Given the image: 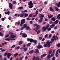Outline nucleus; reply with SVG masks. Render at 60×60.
Segmentation results:
<instances>
[{"label": "nucleus", "instance_id": "nucleus-1", "mask_svg": "<svg viewBox=\"0 0 60 60\" xmlns=\"http://www.w3.org/2000/svg\"><path fill=\"white\" fill-rule=\"evenodd\" d=\"M54 41V39H52L51 40V41L50 42H46V44H45L44 45V47H46L47 46L49 48L50 47V43H52Z\"/></svg>", "mask_w": 60, "mask_h": 60}, {"label": "nucleus", "instance_id": "nucleus-2", "mask_svg": "<svg viewBox=\"0 0 60 60\" xmlns=\"http://www.w3.org/2000/svg\"><path fill=\"white\" fill-rule=\"evenodd\" d=\"M49 24H48L46 27L44 26L43 27L42 29L43 31H46L47 29H48V27H49Z\"/></svg>", "mask_w": 60, "mask_h": 60}, {"label": "nucleus", "instance_id": "nucleus-3", "mask_svg": "<svg viewBox=\"0 0 60 60\" xmlns=\"http://www.w3.org/2000/svg\"><path fill=\"white\" fill-rule=\"evenodd\" d=\"M33 60H40V58L39 56H37L35 57V56H34L32 58Z\"/></svg>", "mask_w": 60, "mask_h": 60}, {"label": "nucleus", "instance_id": "nucleus-4", "mask_svg": "<svg viewBox=\"0 0 60 60\" xmlns=\"http://www.w3.org/2000/svg\"><path fill=\"white\" fill-rule=\"evenodd\" d=\"M7 57L8 58H10V56H11V53H8L7 54V53H5L4 55V56H6V55H7Z\"/></svg>", "mask_w": 60, "mask_h": 60}, {"label": "nucleus", "instance_id": "nucleus-5", "mask_svg": "<svg viewBox=\"0 0 60 60\" xmlns=\"http://www.w3.org/2000/svg\"><path fill=\"white\" fill-rule=\"evenodd\" d=\"M42 15V14H41L39 15L40 17L41 20H43V18L44 16V15Z\"/></svg>", "mask_w": 60, "mask_h": 60}, {"label": "nucleus", "instance_id": "nucleus-6", "mask_svg": "<svg viewBox=\"0 0 60 60\" xmlns=\"http://www.w3.org/2000/svg\"><path fill=\"white\" fill-rule=\"evenodd\" d=\"M39 26L40 25H38L37 26L36 30V29L35 28H34V30L36 32H37V30H38V29H39V28H40V27Z\"/></svg>", "mask_w": 60, "mask_h": 60}, {"label": "nucleus", "instance_id": "nucleus-7", "mask_svg": "<svg viewBox=\"0 0 60 60\" xmlns=\"http://www.w3.org/2000/svg\"><path fill=\"white\" fill-rule=\"evenodd\" d=\"M12 6H13V5L10 3L9 4V6L10 9H12Z\"/></svg>", "mask_w": 60, "mask_h": 60}, {"label": "nucleus", "instance_id": "nucleus-8", "mask_svg": "<svg viewBox=\"0 0 60 60\" xmlns=\"http://www.w3.org/2000/svg\"><path fill=\"white\" fill-rule=\"evenodd\" d=\"M25 22H26L25 19H23L21 21V24H24Z\"/></svg>", "mask_w": 60, "mask_h": 60}, {"label": "nucleus", "instance_id": "nucleus-9", "mask_svg": "<svg viewBox=\"0 0 60 60\" xmlns=\"http://www.w3.org/2000/svg\"><path fill=\"white\" fill-rule=\"evenodd\" d=\"M10 38L11 39V38H15L16 37V36L15 35H11L10 36Z\"/></svg>", "mask_w": 60, "mask_h": 60}, {"label": "nucleus", "instance_id": "nucleus-10", "mask_svg": "<svg viewBox=\"0 0 60 60\" xmlns=\"http://www.w3.org/2000/svg\"><path fill=\"white\" fill-rule=\"evenodd\" d=\"M52 38L53 39H54L55 40L57 39L58 38V37H57L56 36H53Z\"/></svg>", "mask_w": 60, "mask_h": 60}, {"label": "nucleus", "instance_id": "nucleus-11", "mask_svg": "<svg viewBox=\"0 0 60 60\" xmlns=\"http://www.w3.org/2000/svg\"><path fill=\"white\" fill-rule=\"evenodd\" d=\"M28 5H33V2L32 1H30V2H29L28 3Z\"/></svg>", "mask_w": 60, "mask_h": 60}, {"label": "nucleus", "instance_id": "nucleus-12", "mask_svg": "<svg viewBox=\"0 0 60 60\" xmlns=\"http://www.w3.org/2000/svg\"><path fill=\"white\" fill-rule=\"evenodd\" d=\"M50 57H51V55L50 54H49L47 56V58L48 59H49V60H50Z\"/></svg>", "mask_w": 60, "mask_h": 60}, {"label": "nucleus", "instance_id": "nucleus-13", "mask_svg": "<svg viewBox=\"0 0 60 60\" xmlns=\"http://www.w3.org/2000/svg\"><path fill=\"white\" fill-rule=\"evenodd\" d=\"M56 4L57 5V6L58 7H60V2H59L57 3H56Z\"/></svg>", "mask_w": 60, "mask_h": 60}, {"label": "nucleus", "instance_id": "nucleus-14", "mask_svg": "<svg viewBox=\"0 0 60 60\" xmlns=\"http://www.w3.org/2000/svg\"><path fill=\"white\" fill-rule=\"evenodd\" d=\"M22 37L24 38L26 37H27V35L26 34H24L22 35Z\"/></svg>", "mask_w": 60, "mask_h": 60}, {"label": "nucleus", "instance_id": "nucleus-15", "mask_svg": "<svg viewBox=\"0 0 60 60\" xmlns=\"http://www.w3.org/2000/svg\"><path fill=\"white\" fill-rule=\"evenodd\" d=\"M55 26V24H53L52 25H51L50 27L52 28H54V26Z\"/></svg>", "mask_w": 60, "mask_h": 60}, {"label": "nucleus", "instance_id": "nucleus-16", "mask_svg": "<svg viewBox=\"0 0 60 60\" xmlns=\"http://www.w3.org/2000/svg\"><path fill=\"white\" fill-rule=\"evenodd\" d=\"M33 42H34L35 44L36 45L37 44V41L36 40H34Z\"/></svg>", "mask_w": 60, "mask_h": 60}, {"label": "nucleus", "instance_id": "nucleus-17", "mask_svg": "<svg viewBox=\"0 0 60 60\" xmlns=\"http://www.w3.org/2000/svg\"><path fill=\"white\" fill-rule=\"evenodd\" d=\"M48 17H49V19H51L52 17H53V15H49Z\"/></svg>", "mask_w": 60, "mask_h": 60}, {"label": "nucleus", "instance_id": "nucleus-18", "mask_svg": "<svg viewBox=\"0 0 60 60\" xmlns=\"http://www.w3.org/2000/svg\"><path fill=\"white\" fill-rule=\"evenodd\" d=\"M5 14H8V15H9L10 14V11H8L7 12V11L6 12H5Z\"/></svg>", "mask_w": 60, "mask_h": 60}, {"label": "nucleus", "instance_id": "nucleus-19", "mask_svg": "<svg viewBox=\"0 0 60 60\" xmlns=\"http://www.w3.org/2000/svg\"><path fill=\"white\" fill-rule=\"evenodd\" d=\"M51 20H52L53 21H54L56 20V18L54 17H53L51 18Z\"/></svg>", "mask_w": 60, "mask_h": 60}, {"label": "nucleus", "instance_id": "nucleus-20", "mask_svg": "<svg viewBox=\"0 0 60 60\" xmlns=\"http://www.w3.org/2000/svg\"><path fill=\"white\" fill-rule=\"evenodd\" d=\"M58 22H59V21L58 20H56L54 22V23L55 24H57V23H58Z\"/></svg>", "mask_w": 60, "mask_h": 60}, {"label": "nucleus", "instance_id": "nucleus-21", "mask_svg": "<svg viewBox=\"0 0 60 60\" xmlns=\"http://www.w3.org/2000/svg\"><path fill=\"white\" fill-rule=\"evenodd\" d=\"M27 50V49L26 48H23V51L24 52H26V51Z\"/></svg>", "mask_w": 60, "mask_h": 60}, {"label": "nucleus", "instance_id": "nucleus-22", "mask_svg": "<svg viewBox=\"0 0 60 60\" xmlns=\"http://www.w3.org/2000/svg\"><path fill=\"white\" fill-rule=\"evenodd\" d=\"M50 11H54V9L52 8V7H50Z\"/></svg>", "mask_w": 60, "mask_h": 60}, {"label": "nucleus", "instance_id": "nucleus-23", "mask_svg": "<svg viewBox=\"0 0 60 60\" xmlns=\"http://www.w3.org/2000/svg\"><path fill=\"white\" fill-rule=\"evenodd\" d=\"M34 7V6L33 5H30L28 7L29 8H32Z\"/></svg>", "mask_w": 60, "mask_h": 60}, {"label": "nucleus", "instance_id": "nucleus-24", "mask_svg": "<svg viewBox=\"0 0 60 60\" xmlns=\"http://www.w3.org/2000/svg\"><path fill=\"white\" fill-rule=\"evenodd\" d=\"M34 52V50H31L29 52L30 54H32Z\"/></svg>", "mask_w": 60, "mask_h": 60}, {"label": "nucleus", "instance_id": "nucleus-25", "mask_svg": "<svg viewBox=\"0 0 60 60\" xmlns=\"http://www.w3.org/2000/svg\"><path fill=\"white\" fill-rule=\"evenodd\" d=\"M57 19H60V14L58 15V16L57 17Z\"/></svg>", "mask_w": 60, "mask_h": 60}, {"label": "nucleus", "instance_id": "nucleus-26", "mask_svg": "<svg viewBox=\"0 0 60 60\" xmlns=\"http://www.w3.org/2000/svg\"><path fill=\"white\" fill-rule=\"evenodd\" d=\"M24 14L23 13H21L20 14V17H24Z\"/></svg>", "mask_w": 60, "mask_h": 60}, {"label": "nucleus", "instance_id": "nucleus-27", "mask_svg": "<svg viewBox=\"0 0 60 60\" xmlns=\"http://www.w3.org/2000/svg\"><path fill=\"white\" fill-rule=\"evenodd\" d=\"M18 55V53H16L14 55V56L15 57H16Z\"/></svg>", "mask_w": 60, "mask_h": 60}, {"label": "nucleus", "instance_id": "nucleus-28", "mask_svg": "<svg viewBox=\"0 0 60 60\" xmlns=\"http://www.w3.org/2000/svg\"><path fill=\"white\" fill-rule=\"evenodd\" d=\"M23 43V41H20L19 42V45H21V44H22V43Z\"/></svg>", "mask_w": 60, "mask_h": 60}, {"label": "nucleus", "instance_id": "nucleus-29", "mask_svg": "<svg viewBox=\"0 0 60 60\" xmlns=\"http://www.w3.org/2000/svg\"><path fill=\"white\" fill-rule=\"evenodd\" d=\"M55 9L56 10V11H59V9L57 8L56 7L55 8Z\"/></svg>", "mask_w": 60, "mask_h": 60}, {"label": "nucleus", "instance_id": "nucleus-30", "mask_svg": "<svg viewBox=\"0 0 60 60\" xmlns=\"http://www.w3.org/2000/svg\"><path fill=\"white\" fill-rule=\"evenodd\" d=\"M24 8L23 7H20L18 8L19 9H23Z\"/></svg>", "mask_w": 60, "mask_h": 60}, {"label": "nucleus", "instance_id": "nucleus-31", "mask_svg": "<svg viewBox=\"0 0 60 60\" xmlns=\"http://www.w3.org/2000/svg\"><path fill=\"white\" fill-rule=\"evenodd\" d=\"M35 51L36 52H37L38 53H39V50L38 49H36Z\"/></svg>", "mask_w": 60, "mask_h": 60}, {"label": "nucleus", "instance_id": "nucleus-32", "mask_svg": "<svg viewBox=\"0 0 60 60\" xmlns=\"http://www.w3.org/2000/svg\"><path fill=\"white\" fill-rule=\"evenodd\" d=\"M27 25L26 24H25L24 25H23V27H24V28H26V27H27Z\"/></svg>", "mask_w": 60, "mask_h": 60}, {"label": "nucleus", "instance_id": "nucleus-33", "mask_svg": "<svg viewBox=\"0 0 60 60\" xmlns=\"http://www.w3.org/2000/svg\"><path fill=\"white\" fill-rule=\"evenodd\" d=\"M34 40L33 39H30V42H33L34 41Z\"/></svg>", "mask_w": 60, "mask_h": 60}, {"label": "nucleus", "instance_id": "nucleus-34", "mask_svg": "<svg viewBox=\"0 0 60 60\" xmlns=\"http://www.w3.org/2000/svg\"><path fill=\"white\" fill-rule=\"evenodd\" d=\"M5 40L6 41H10L11 40V39L9 38H6L5 39Z\"/></svg>", "mask_w": 60, "mask_h": 60}, {"label": "nucleus", "instance_id": "nucleus-35", "mask_svg": "<svg viewBox=\"0 0 60 60\" xmlns=\"http://www.w3.org/2000/svg\"><path fill=\"white\" fill-rule=\"evenodd\" d=\"M36 14V16H37V14H38V11L37 10L36 11V12H35Z\"/></svg>", "mask_w": 60, "mask_h": 60}, {"label": "nucleus", "instance_id": "nucleus-36", "mask_svg": "<svg viewBox=\"0 0 60 60\" xmlns=\"http://www.w3.org/2000/svg\"><path fill=\"white\" fill-rule=\"evenodd\" d=\"M57 46L58 48H59V47H60V44L58 43V44H57Z\"/></svg>", "mask_w": 60, "mask_h": 60}, {"label": "nucleus", "instance_id": "nucleus-37", "mask_svg": "<svg viewBox=\"0 0 60 60\" xmlns=\"http://www.w3.org/2000/svg\"><path fill=\"white\" fill-rule=\"evenodd\" d=\"M46 55H47V54L46 53H44L43 54V56L44 57H45V56Z\"/></svg>", "mask_w": 60, "mask_h": 60}, {"label": "nucleus", "instance_id": "nucleus-38", "mask_svg": "<svg viewBox=\"0 0 60 60\" xmlns=\"http://www.w3.org/2000/svg\"><path fill=\"white\" fill-rule=\"evenodd\" d=\"M12 3H13V4H15L16 3V2L15 1H13Z\"/></svg>", "mask_w": 60, "mask_h": 60}, {"label": "nucleus", "instance_id": "nucleus-39", "mask_svg": "<svg viewBox=\"0 0 60 60\" xmlns=\"http://www.w3.org/2000/svg\"><path fill=\"white\" fill-rule=\"evenodd\" d=\"M26 29L27 30H29L30 29V28L28 26H27L26 27Z\"/></svg>", "mask_w": 60, "mask_h": 60}, {"label": "nucleus", "instance_id": "nucleus-40", "mask_svg": "<svg viewBox=\"0 0 60 60\" xmlns=\"http://www.w3.org/2000/svg\"><path fill=\"white\" fill-rule=\"evenodd\" d=\"M40 32H41V30H38V31L37 33V34H39V33Z\"/></svg>", "mask_w": 60, "mask_h": 60}, {"label": "nucleus", "instance_id": "nucleus-41", "mask_svg": "<svg viewBox=\"0 0 60 60\" xmlns=\"http://www.w3.org/2000/svg\"><path fill=\"white\" fill-rule=\"evenodd\" d=\"M57 50L56 52V55H57L58 54V50Z\"/></svg>", "mask_w": 60, "mask_h": 60}, {"label": "nucleus", "instance_id": "nucleus-42", "mask_svg": "<svg viewBox=\"0 0 60 60\" xmlns=\"http://www.w3.org/2000/svg\"><path fill=\"white\" fill-rule=\"evenodd\" d=\"M13 33L12 32H10L9 33V34L10 35H13Z\"/></svg>", "mask_w": 60, "mask_h": 60}, {"label": "nucleus", "instance_id": "nucleus-43", "mask_svg": "<svg viewBox=\"0 0 60 60\" xmlns=\"http://www.w3.org/2000/svg\"><path fill=\"white\" fill-rule=\"evenodd\" d=\"M56 59V58L54 56L52 58V60H55Z\"/></svg>", "mask_w": 60, "mask_h": 60}, {"label": "nucleus", "instance_id": "nucleus-44", "mask_svg": "<svg viewBox=\"0 0 60 60\" xmlns=\"http://www.w3.org/2000/svg\"><path fill=\"white\" fill-rule=\"evenodd\" d=\"M25 17H27V16H28V14H26L24 15Z\"/></svg>", "mask_w": 60, "mask_h": 60}, {"label": "nucleus", "instance_id": "nucleus-45", "mask_svg": "<svg viewBox=\"0 0 60 60\" xmlns=\"http://www.w3.org/2000/svg\"><path fill=\"white\" fill-rule=\"evenodd\" d=\"M15 45H13L11 47V48H12V49H13V48H14V47H15Z\"/></svg>", "mask_w": 60, "mask_h": 60}, {"label": "nucleus", "instance_id": "nucleus-46", "mask_svg": "<svg viewBox=\"0 0 60 60\" xmlns=\"http://www.w3.org/2000/svg\"><path fill=\"white\" fill-rule=\"evenodd\" d=\"M31 43H28L27 45V46H29L31 45Z\"/></svg>", "mask_w": 60, "mask_h": 60}, {"label": "nucleus", "instance_id": "nucleus-47", "mask_svg": "<svg viewBox=\"0 0 60 60\" xmlns=\"http://www.w3.org/2000/svg\"><path fill=\"white\" fill-rule=\"evenodd\" d=\"M41 20V19H40L38 21L39 22H41L42 21V20Z\"/></svg>", "mask_w": 60, "mask_h": 60}, {"label": "nucleus", "instance_id": "nucleus-48", "mask_svg": "<svg viewBox=\"0 0 60 60\" xmlns=\"http://www.w3.org/2000/svg\"><path fill=\"white\" fill-rule=\"evenodd\" d=\"M39 47L40 48V49H41V48H43V47L41 45H39Z\"/></svg>", "mask_w": 60, "mask_h": 60}, {"label": "nucleus", "instance_id": "nucleus-49", "mask_svg": "<svg viewBox=\"0 0 60 60\" xmlns=\"http://www.w3.org/2000/svg\"><path fill=\"white\" fill-rule=\"evenodd\" d=\"M3 34L0 32V36H3Z\"/></svg>", "mask_w": 60, "mask_h": 60}, {"label": "nucleus", "instance_id": "nucleus-50", "mask_svg": "<svg viewBox=\"0 0 60 60\" xmlns=\"http://www.w3.org/2000/svg\"><path fill=\"white\" fill-rule=\"evenodd\" d=\"M54 56V53H52L51 54V56L52 57V56Z\"/></svg>", "mask_w": 60, "mask_h": 60}, {"label": "nucleus", "instance_id": "nucleus-51", "mask_svg": "<svg viewBox=\"0 0 60 60\" xmlns=\"http://www.w3.org/2000/svg\"><path fill=\"white\" fill-rule=\"evenodd\" d=\"M24 58V56H22L20 58V60H22V59L23 58Z\"/></svg>", "mask_w": 60, "mask_h": 60}, {"label": "nucleus", "instance_id": "nucleus-52", "mask_svg": "<svg viewBox=\"0 0 60 60\" xmlns=\"http://www.w3.org/2000/svg\"><path fill=\"white\" fill-rule=\"evenodd\" d=\"M37 48L38 49H40V46H39V45L38 46H37Z\"/></svg>", "mask_w": 60, "mask_h": 60}, {"label": "nucleus", "instance_id": "nucleus-53", "mask_svg": "<svg viewBox=\"0 0 60 60\" xmlns=\"http://www.w3.org/2000/svg\"><path fill=\"white\" fill-rule=\"evenodd\" d=\"M51 53H52V51H50L49 52V54H51Z\"/></svg>", "mask_w": 60, "mask_h": 60}, {"label": "nucleus", "instance_id": "nucleus-54", "mask_svg": "<svg viewBox=\"0 0 60 60\" xmlns=\"http://www.w3.org/2000/svg\"><path fill=\"white\" fill-rule=\"evenodd\" d=\"M19 24H20V22H18L17 23V25H19Z\"/></svg>", "mask_w": 60, "mask_h": 60}, {"label": "nucleus", "instance_id": "nucleus-55", "mask_svg": "<svg viewBox=\"0 0 60 60\" xmlns=\"http://www.w3.org/2000/svg\"><path fill=\"white\" fill-rule=\"evenodd\" d=\"M51 29V28H49L48 29V31H50V30Z\"/></svg>", "mask_w": 60, "mask_h": 60}, {"label": "nucleus", "instance_id": "nucleus-56", "mask_svg": "<svg viewBox=\"0 0 60 60\" xmlns=\"http://www.w3.org/2000/svg\"><path fill=\"white\" fill-rule=\"evenodd\" d=\"M48 37V35L47 34H46L45 35V38H47V37Z\"/></svg>", "mask_w": 60, "mask_h": 60}, {"label": "nucleus", "instance_id": "nucleus-57", "mask_svg": "<svg viewBox=\"0 0 60 60\" xmlns=\"http://www.w3.org/2000/svg\"><path fill=\"white\" fill-rule=\"evenodd\" d=\"M28 58V57H27V56H26L25 57V60H26V59H27Z\"/></svg>", "mask_w": 60, "mask_h": 60}, {"label": "nucleus", "instance_id": "nucleus-58", "mask_svg": "<svg viewBox=\"0 0 60 60\" xmlns=\"http://www.w3.org/2000/svg\"><path fill=\"white\" fill-rule=\"evenodd\" d=\"M57 26H56L54 28V29H57Z\"/></svg>", "mask_w": 60, "mask_h": 60}, {"label": "nucleus", "instance_id": "nucleus-59", "mask_svg": "<svg viewBox=\"0 0 60 60\" xmlns=\"http://www.w3.org/2000/svg\"><path fill=\"white\" fill-rule=\"evenodd\" d=\"M51 36H52V35L51 34H50L49 35V38H50L51 37Z\"/></svg>", "mask_w": 60, "mask_h": 60}, {"label": "nucleus", "instance_id": "nucleus-60", "mask_svg": "<svg viewBox=\"0 0 60 60\" xmlns=\"http://www.w3.org/2000/svg\"><path fill=\"white\" fill-rule=\"evenodd\" d=\"M4 19H5L4 18H2L1 19V20L2 21H4Z\"/></svg>", "mask_w": 60, "mask_h": 60}, {"label": "nucleus", "instance_id": "nucleus-61", "mask_svg": "<svg viewBox=\"0 0 60 60\" xmlns=\"http://www.w3.org/2000/svg\"><path fill=\"white\" fill-rule=\"evenodd\" d=\"M29 16L30 17H32V14H30L29 15Z\"/></svg>", "mask_w": 60, "mask_h": 60}, {"label": "nucleus", "instance_id": "nucleus-62", "mask_svg": "<svg viewBox=\"0 0 60 60\" xmlns=\"http://www.w3.org/2000/svg\"><path fill=\"white\" fill-rule=\"evenodd\" d=\"M37 26V24H34V26Z\"/></svg>", "mask_w": 60, "mask_h": 60}, {"label": "nucleus", "instance_id": "nucleus-63", "mask_svg": "<svg viewBox=\"0 0 60 60\" xmlns=\"http://www.w3.org/2000/svg\"><path fill=\"white\" fill-rule=\"evenodd\" d=\"M8 19L9 20H11V17H9L8 18Z\"/></svg>", "mask_w": 60, "mask_h": 60}, {"label": "nucleus", "instance_id": "nucleus-64", "mask_svg": "<svg viewBox=\"0 0 60 60\" xmlns=\"http://www.w3.org/2000/svg\"><path fill=\"white\" fill-rule=\"evenodd\" d=\"M12 58H13V57H11V58L10 59V60H12Z\"/></svg>", "mask_w": 60, "mask_h": 60}]
</instances>
